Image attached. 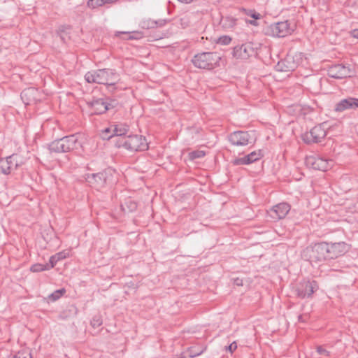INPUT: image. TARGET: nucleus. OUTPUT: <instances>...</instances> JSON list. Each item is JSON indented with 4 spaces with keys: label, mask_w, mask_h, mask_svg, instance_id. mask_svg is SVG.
Instances as JSON below:
<instances>
[{
    "label": "nucleus",
    "mask_w": 358,
    "mask_h": 358,
    "mask_svg": "<svg viewBox=\"0 0 358 358\" xmlns=\"http://www.w3.org/2000/svg\"><path fill=\"white\" fill-rule=\"evenodd\" d=\"M8 358H32L31 353L27 350L19 351Z\"/></svg>",
    "instance_id": "c85d7f7f"
},
{
    "label": "nucleus",
    "mask_w": 358,
    "mask_h": 358,
    "mask_svg": "<svg viewBox=\"0 0 358 358\" xmlns=\"http://www.w3.org/2000/svg\"><path fill=\"white\" fill-rule=\"evenodd\" d=\"M271 34L276 37H285L290 34L293 29L288 21L279 22L269 27Z\"/></svg>",
    "instance_id": "4468645a"
},
{
    "label": "nucleus",
    "mask_w": 358,
    "mask_h": 358,
    "mask_svg": "<svg viewBox=\"0 0 358 358\" xmlns=\"http://www.w3.org/2000/svg\"><path fill=\"white\" fill-rule=\"evenodd\" d=\"M67 253L65 251L59 252L52 257L49 260L50 267L53 268L57 262L66 258Z\"/></svg>",
    "instance_id": "412c9836"
},
{
    "label": "nucleus",
    "mask_w": 358,
    "mask_h": 358,
    "mask_svg": "<svg viewBox=\"0 0 358 358\" xmlns=\"http://www.w3.org/2000/svg\"><path fill=\"white\" fill-rule=\"evenodd\" d=\"M50 268H52L50 267L49 264H35L31 266V271L32 272H41L45 270H49Z\"/></svg>",
    "instance_id": "cd10ccee"
},
{
    "label": "nucleus",
    "mask_w": 358,
    "mask_h": 358,
    "mask_svg": "<svg viewBox=\"0 0 358 358\" xmlns=\"http://www.w3.org/2000/svg\"><path fill=\"white\" fill-rule=\"evenodd\" d=\"M109 3H112V0H88L87 6L91 8H96Z\"/></svg>",
    "instance_id": "393cba45"
},
{
    "label": "nucleus",
    "mask_w": 358,
    "mask_h": 358,
    "mask_svg": "<svg viewBox=\"0 0 358 358\" xmlns=\"http://www.w3.org/2000/svg\"><path fill=\"white\" fill-rule=\"evenodd\" d=\"M352 70L348 65L343 64H338L331 66L328 69V75L329 77L342 79L344 78L350 77Z\"/></svg>",
    "instance_id": "f8f14e48"
},
{
    "label": "nucleus",
    "mask_w": 358,
    "mask_h": 358,
    "mask_svg": "<svg viewBox=\"0 0 358 358\" xmlns=\"http://www.w3.org/2000/svg\"><path fill=\"white\" fill-rule=\"evenodd\" d=\"M237 348V345L236 342H233L229 346L227 347V350L231 352H233Z\"/></svg>",
    "instance_id": "58836bf2"
},
{
    "label": "nucleus",
    "mask_w": 358,
    "mask_h": 358,
    "mask_svg": "<svg viewBox=\"0 0 358 358\" xmlns=\"http://www.w3.org/2000/svg\"><path fill=\"white\" fill-rule=\"evenodd\" d=\"M358 108V99L353 97H348L342 99L335 106V111L343 112L348 109Z\"/></svg>",
    "instance_id": "f3484780"
},
{
    "label": "nucleus",
    "mask_w": 358,
    "mask_h": 358,
    "mask_svg": "<svg viewBox=\"0 0 358 358\" xmlns=\"http://www.w3.org/2000/svg\"><path fill=\"white\" fill-rule=\"evenodd\" d=\"M307 166L315 170L327 171L333 166V161L324 159L318 155L308 156L305 159Z\"/></svg>",
    "instance_id": "0eeeda50"
},
{
    "label": "nucleus",
    "mask_w": 358,
    "mask_h": 358,
    "mask_svg": "<svg viewBox=\"0 0 358 358\" xmlns=\"http://www.w3.org/2000/svg\"><path fill=\"white\" fill-rule=\"evenodd\" d=\"M228 140L233 145L243 146L252 143V136L249 131H236L228 136Z\"/></svg>",
    "instance_id": "9d476101"
},
{
    "label": "nucleus",
    "mask_w": 358,
    "mask_h": 358,
    "mask_svg": "<svg viewBox=\"0 0 358 358\" xmlns=\"http://www.w3.org/2000/svg\"><path fill=\"white\" fill-rule=\"evenodd\" d=\"M289 210L290 206L287 203L282 202L273 206L268 213L272 219L278 220L285 217Z\"/></svg>",
    "instance_id": "2eb2a0df"
},
{
    "label": "nucleus",
    "mask_w": 358,
    "mask_h": 358,
    "mask_svg": "<svg viewBox=\"0 0 358 358\" xmlns=\"http://www.w3.org/2000/svg\"><path fill=\"white\" fill-rule=\"evenodd\" d=\"M110 132H111V128L109 127V128L105 129L103 131V138L108 139L107 137H108L110 136V135L108 136V134H110Z\"/></svg>",
    "instance_id": "ea45409f"
},
{
    "label": "nucleus",
    "mask_w": 358,
    "mask_h": 358,
    "mask_svg": "<svg viewBox=\"0 0 358 358\" xmlns=\"http://www.w3.org/2000/svg\"><path fill=\"white\" fill-rule=\"evenodd\" d=\"M234 282L236 285L237 286H242L243 285V280L242 279H240L238 278H235L234 280Z\"/></svg>",
    "instance_id": "79ce46f5"
},
{
    "label": "nucleus",
    "mask_w": 358,
    "mask_h": 358,
    "mask_svg": "<svg viewBox=\"0 0 358 358\" xmlns=\"http://www.w3.org/2000/svg\"><path fill=\"white\" fill-rule=\"evenodd\" d=\"M117 148H124L129 151H143L148 148L145 137L139 135H128L127 137H122L115 141Z\"/></svg>",
    "instance_id": "20e7f679"
},
{
    "label": "nucleus",
    "mask_w": 358,
    "mask_h": 358,
    "mask_svg": "<svg viewBox=\"0 0 358 358\" xmlns=\"http://www.w3.org/2000/svg\"><path fill=\"white\" fill-rule=\"evenodd\" d=\"M10 158H12V155L6 157L8 162H9V165H10V166L12 167V170H13V169H15V162H14L13 159H11Z\"/></svg>",
    "instance_id": "a19ab883"
},
{
    "label": "nucleus",
    "mask_w": 358,
    "mask_h": 358,
    "mask_svg": "<svg viewBox=\"0 0 358 358\" xmlns=\"http://www.w3.org/2000/svg\"><path fill=\"white\" fill-rule=\"evenodd\" d=\"M102 322H103L101 316L97 315L93 317L92 320H91V325L96 328L100 327L102 324Z\"/></svg>",
    "instance_id": "72a5a7b5"
},
{
    "label": "nucleus",
    "mask_w": 358,
    "mask_h": 358,
    "mask_svg": "<svg viewBox=\"0 0 358 358\" xmlns=\"http://www.w3.org/2000/svg\"><path fill=\"white\" fill-rule=\"evenodd\" d=\"M88 106L93 110L92 114L101 115L108 110L106 101L103 99H93L87 103Z\"/></svg>",
    "instance_id": "a211bd4d"
},
{
    "label": "nucleus",
    "mask_w": 358,
    "mask_h": 358,
    "mask_svg": "<svg viewBox=\"0 0 358 358\" xmlns=\"http://www.w3.org/2000/svg\"><path fill=\"white\" fill-rule=\"evenodd\" d=\"M205 350L206 348L201 350H197L196 347H190L186 352H182L178 358H194L201 355Z\"/></svg>",
    "instance_id": "aec40b11"
},
{
    "label": "nucleus",
    "mask_w": 358,
    "mask_h": 358,
    "mask_svg": "<svg viewBox=\"0 0 358 358\" xmlns=\"http://www.w3.org/2000/svg\"><path fill=\"white\" fill-rule=\"evenodd\" d=\"M85 80L89 83H98L106 85L109 91H113L116 83L120 80V76L114 69H102L91 71L85 75Z\"/></svg>",
    "instance_id": "f257e3e1"
},
{
    "label": "nucleus",
    "mask_w": 358,
    "mask_h": 358,
    "mask_svg": "<svg viewBox=\"0 0 358 358\" xmlns=\"http://www.w3.org/2000/svg\"><path fill=\"white\" fill-rule=\"evenodd\" d=\"M326 131L321 124L315 126L310 131L304 133L302 136V140L307 144L317 143L320 142L326 136Z\"/></svg>",
    "instance_id": "6e6552de"
},
{
    "label": "nucleus",
    "mask_w": 358,
    "mask_h": 358,
    "mask_svg": "<svg viewBox=\"0 0 358 358\" xmlns=\"http://www.w3.org/2000/svg\"><path fill=\"white\" fill-rule=\"evenodd\" d=\"M256 54V50L251 43H245L236 46L232 52L234 57L241 59H247Z\"/></svg>",
    "instance_id": "ddd939ff"
},
{
    "label": "nucleus",
    "mask_w": 358,
    "mask_h": 358,
    "mask_svg": "<svg viewBox=\"0 0 358 358\" xmlns=\"http://www.w3.org/2000/svg\"><path fill=\"white\" fill-rule=\"evenodd\" d=\"M231 38L228 36H223L218 38L217 43L222 45H228L230 43Z\"/></svg>",
    "instance_id": "f704fd0d"
},
{
    "label": "nucleus",
    "mask_w": 358,
    "mask_h": 358,
    "mask_svg": "<svg viewBox=\"0 0 358 358\" xmlns=\"http://www.w3.org/2000/svg\"><path fill=\"white\" fill-rule=\"evenodd\" d=\"M0 169L1 172L5 175H8L11 172L12 167L10 166L6 158L0 159Z\"/></svg>",
    "instance_id": "b1692460"
},
{
    "label": "nucleus",
    "mask_w": 358,
    "mask_h": 358,
    "mask_svg": "<svg viewBox=\"0 0 358 358\" xmlns=\"http://www.w3.org/2000/svg\"><path fill=\"white\" fill-rule=\"evenodd\" d=\"M114 128L113 129V134H110L108 138V139H110L114 138L115 136L122 138L127 137V134L129 131V126L124 124H118L113 126Z\"/></svg>",
    "instance_id": "6ab92c4d"
},
{
    "label": "nucleus",
    "mask_w": 358,
    "mask_h": 358,
    "mask_svg": "<svg viewBox=\"0 0 358 358\" xmlns=\"http://www.w3.org/2000/svg\"><path fill=\"white\" fill-rule=\"evenodd\" d=\"M248 155L250 157V159H252L253 162L260 159L264 156L261 150L253 151L248 154Z\"/></svg>",
    "instance_id": "2f4dec72"
},
{
    "label": "nucleus",
    "mask_w": 358,
    "mask_h": 358,
    "mask_svg": "<svg viewBox=\"0 0 358 358\" xmlns=\"http://www.w3.org/2000/svg\"><path fill=\"white\" fill-rule=\"evenodd\" d=\"M328 250L329 259H333L344 255L348 250V246L344 242L328 243Z\"/></svg>",
    "instance_id": "dca6fc26"
},
{
    "label": "nucleus",
    "mask_w": 358,
    "mask_h": 358,
    "mask_svg": "<svg viewBox=\"0 0 358 358\" xmlns=\"http://www.w3.org/2000/svg\"><path fill=\"white\" fill-rule=\"evenodd\" d=\"M253 163L252 159H250L248 155L243 157L236 158L233 160L232 164L234 165H243V164H250Z\"/></svg>",
    "instance_id": "bb28decb"
},
{
    "label": "nucleus",
    "mask_w": 358,
    "mask_h": 358,
    "mask_svg": "<svg viewBox=\"0 0 358 358\" xmlns=\"http://www.w3.org/2000/svg\"><path fill=\"white\" fill-rule=\"evenodd\" d=\"M246 14L255 20H259L261 18V15L257 13L255 10H248Z\"/></svg>",
    "instance_id": "c9c22d12"
},
{
    "label": "nucleus",
    "mask_w": 358,
    "mask_h": 358,
    "mask_svg": "<svg viewBox=\"0 0 358 358\" xmlns=\"http://www.w3.org/2000/svg\"><path fill=\"white\" fill-rule=\"evenodd\" d=\"M118 103L116 100H110V102L106 101V106H107L108 110L110 108H114L117 106Z\"/></svg>",
    "instance_id": "e433bc0d"
},
{
    "label": "nucleus",
    "mask_w": 358,
    "mask_h": 358,
    "mask_svg": "<svg viewBox=\"0 0 358 358\" xmlns=\"http://www.w3.org/2000/svg\"><path fill=\"white\" fill-rule=\"evenodd\" d=\"M121 208L124 213L134 212L137 208V204L135 201L128 199L121 205Z\"/></svg>",
    "instance_id": "4be33fe9"
},
{
    "label": "nucleus",
    "mask_w": 358,
    "mask_h": 358,
    "mask_svg": "<svg viewBox=\"0 0 358 358\" xmlns=\"http://www.w3.org/2000/svg\"><path fill=\"white\" fill-rule=\"evenodd\" d=\"M299 320H302V315H299Z\"/></svg>",
    "instance_id": "09e8293b"
},
{
    "label": "nucleus",
    "mask_w": 358,
    "mask_h": 358,
    "mask_svg": "<svg viewBox=\"0 0 358 358\" xmlns=\"http://www.w3.org/2000/svg\"><path fill=\"white\" fill-rule=\"evenodd\" d=\"M328 243H318L306 247L301 252V257L310 263L328 260Z\"/></svg>",
    "instance_id": "f03ea898"
},
{
    "label": "nucleus",
    "mask_w": 358,
    "mask_h": 358,
    "mask_svg": "<svg viewBox=\"0 0 358 358\" xmlns=\"http://www.w3.org/2000/svg\"><path fill=\"white\" fill-rule=\"evenodd\" d=\"M221 57L216 52H204L194 56L192 62L199 69H212L216 66Z\"/></svg>",
    "instance_id": "423d86ee"
},
{
    "label": "nucleus",
    "mask_w": 358,
    "mask_h": 358,
    "mask_svg": "<svg viewBox=\"0 0 358 358\" xmlns=\"http://www.w3.org/2000/svg\"><path fill=\"white\" fill-rule=\"evenodd\" d=\"M249 23L252 25H254V26H257L258 25V23L257 22V21L255 20H250L249 21Z\"/></svg>",
    "instance_id": "a18cd8bd"
},
{
    "label": "nucleus",
    "mask_w": 358,
    "mask_h": 358,
    "mask_svg": "<svg viewBox=\"0 0 358 358\" xmlns=\"http://www.w3.org/2000/svg\"><path fill=\"white\" fill-rule=\"evenodd\" d=\"M117 0H112V3L117 1Z\"/></svg>",
    "instance_id": "8fccbe9b"
},
{
    "label": "nucleus",
    "mask_w": 358,
    "mask_h": 358,
    "mask_svg": "<svg viewBox=\"0 0 358 358\" xmlns=\"http://www.w3.org/2000/svg\"><path fill=\"white\" fill-rule=\"evenodd\" d=\"M317 352L320 355H326V356H328L329 355V352L327 350L323 348L322 346H318L317 348Z\"/></svg>",
    "instance_id": "4c0bfd02"
},
{
    "label": "nucleus",
    "mask_w": 358,
    "mask_h": 358,
    "mask_svg": "<svg viewBox=\"0 0 358 358\" xmlns=\"http://www.w3.org/2000/svg\"><path fill=\"white\" fill-rule=\"evenodd\" d=\"M194 130L195 131L196 133H199V129H197V128L196 129H194Z\"/></svg>",
    "instance_id": "de8ad7c7"
},
{
    "label": "nucleus",
    "mask_w": 358,
    "mask_h": 358,
    "mask_svg": "<svg viewBox=\"0 0 358 358\" xmlns=\"http://www.w3.org/2000/svg\"><path fill=\"white\" fill-rule=\"evenodd\" d=\"M253 163L252 159H250L248 155L243 157L236 158L233 160L232 164L234 165H243V164H250Z\"/></svg>",
    "instance_id": "a878e982"
},
{
    "label": "nucleus",
    "mask_w": 358,
    "mask_h": 358,
    "mask_svg": "<svg viewBox=\"0 0 358 358\" xmlns=\"http://www.w3.org/2000/svg\"><path fill=\"white\" fill-rule=\"evenodd\" d=\"M10 159H13L15 162V169H17L18 167L24 164L27 161L26 157L18 154L12 155V158Z\"/></svg>",
    "instance_id": "5701e85b"
},
{
    "label": "nucleus",
    "mask_w": 358,
    "mask_h": 358,
    "mask_svg": "<svg viewBox=\"0 0 358 358\" xmlns=\"http://www.w3.org/2000/svg\"><path fill=\"white\" fill-rule=\"evenodd\" d=\"M317 289L316 281L303 280L296 285L295 292L298 297L304 299L310 297Z\"/></svg>",
    "instance_id": "1a4fd4ad"
},
{
    "label": "nucleus",
    "mask_w": 358,
    "mask_h": 358,
    "mask_svg": "<svg viewBox=\"0 0 358 358\" xmlns=\"http://www.w3.org/2000/svg\"><path fill=\"white\" fill-rule=\"evenodd\" d=\"M296 57H298L297 55ZM298 64L299 58L296 59L294 55L289 54L285 59H281L277 63L275 69L282 72L293 71L298 66Z\"/></svg>",
    "instance_id": "9b49d317"
},
{
    "label": "nucleus",
    "mask_w": 358,
    "mask_h": 358,
    "mask_svg": "<svg viewBox=\"0 0 358 358\" xmlns=\"http://www.w3.org/2000/svg\"><path fill=\"white\" fill-rule=\"evenodd\" d=\"M206 153L203 150H196L189 153V159L194 160L199 158H202L205 156Z\"/></svg>",
    "instance_id": "7c9ffc66"
},
{
    "label": "nucleus",
    "mask_w": 358,
    "mask_h": 358,
    "mask_svg": "<svg viewBox=\"0 0 358 358\" xmlns=\"http://www.w3.org/2000/svg\"><path fill=\"white\" fill-rule=\"evenodd\" d=\"M167 21L164 19H160L159 20H152L150 21L149 23V27L154 28L155 27H163L166 24Z\"/></svg>",
    "instance_id": "473e14b6"
},
{
    "label": "nucleus",
    "mask_w": 358,
    "mask_h": 358,
    "mask_svg": "<svg viewBox=\"0 0 358 358\" xmlns=\"http://www.w3.org/2000/svg\"><path fill=\"white\" fill-rule=\"evenodd\" d=\"M115 171L108 168L101 172L87 174L86 182L92 187L99 190L113 182Z\"/></svg>",
    "instance_id": "39448f33"
},
{
    "label": "nucleus",
    "mask_w": 358,
    "mask_h": 358,
    "mask_svg": "<svg viewBox=\"0 0 358 358\" xmlns=\"http://www.w3.org/2000/svg\"><path fill=\"white\" fill-rule=\"evenodd\" d=\"M81 146L77 136L73 134L51 142L49 144V150L51 152L63 153L78 150Z\"/></svg>",
    "instance_id": "7ed1b4c3"
},
{
    "label": "nucleus",
    "mask_w": 358,
    "mask_h": 358,
    "mask_svg": "<svg viewBox=\"0 0 358 358\" xmlns=\"http://www.w3.org/2000/svg\"><path fill=\"white\" fill-rule=\"evenodd\" d=\"M178 1L182 3H189L190 2L192 1V0H178Z\"/></svg>",
    "instance_id": "49530a36"
},
{
    "label": "nucleus",
    "mask_w": 358,
    "mask_h": 358,
    "mask_svg": "<svg viewBox=\"0 0 358 358\" xmlns=\"http://www.w3.org/2000/svg\"><path fill=\"white\" fill-rule=\"evenodd\" d=\"M64 293H65V289H57V290L55 291L53 293L50 294L48 296V298L50 300L55 301L59 299L62 296V294Z\"/></svg>",
    "instance_id": "c756f323"
},
{
    "label": "nucleus",
    "mask_w": 358,
    "mask_h": 358,
    "mask_svg": "<svg viewBox=\"0 0 358 358\" xmlns=\"http://www.w3.org/2000/svg\"><path fill=\"white\" fill-rule=\"evenodd\" d=\"M32 90L31 89H28V90H24L22 93H21V96H23L24 95H27L30 91H31Z\"/></svg>",
    "instance_id": "c03bdc74"
},
{
    "label": "nucleus",
    "mask_w": 358,
    "mask_h": 358,
    "mask_svg": "<svg viewBox=\"0 0 358 358\" xmlns=\"http://www.w3.org/2000/svg\"><path fill=\"white\" fill-rule=\"evenodd\" d=\"M350 34L353 38H358V29L351 31Z\"/></svg>",
    "instance_id": "37998d69"
}]
</instances>
